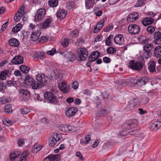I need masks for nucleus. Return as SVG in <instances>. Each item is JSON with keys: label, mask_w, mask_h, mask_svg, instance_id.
Returning <instances> with one entry per match:
<instances>
[{"label": "nucleus", "mask_w": 161, "mask_h": 161, "mask_svg": "<svg viewBox=\"0 0 161 161\" xmlns=\"http://www.w3.org/2000/svg\"><path fill=\"white\" fill-rule=\"evenodd\" d=\"M9 19L8 21L5 22L2 26L0 30V33H3L4 31H5L7 28V24Z\"/></svg>", "instance_id": "603ef678"}, {"label": "nucleus", "mask_w": 161, "mask_h": 161, "mask_svg": "<svg viewBox=\"0 0 161 161\" xmlns=\"http://www.w3.org/2000/svg\"><path fill=\"white\" fill-rule=\"evenodd\" d=\"M142 58H144L145 59H147L151 57L152 53L151 52L149 51H143L142 55Z\"/></svg>", "instance_id": "72a5a7b5"}, {"label": "nucleus", "mask_w": 161, "mask_h": 161, "mask_svg": "<svg viewBox=\"0 0 161 161\" xmlns=\"http://www.w3.org/2000/svg\"><path fill=\"white\" fill-rule=\"evenodd\" d=\"M11 62L14 64H21L23 62V58L20 55L15 56L12 59Z\"/></svg>", "instance_id": "f3484780"}, {"label": "nucleus", "mask_w": 161, "mask_h": 161, "mask_svg": "<svg viewBox=\"0 0 161 161\" xmlns=\"http://www.w3.org/2000/svg\"><path fill=\"white\" fill-rule=\"evenodd\" d=\"M46 13L45 9L42 8L37 10L34 16V19L36 22L41 21L44 17Z\"/></svg>", "instance_id": "39448f33"}, {"label": "nucleus", "mask_w": 161, "mask_h": 161, "mask_svg": "<svg viewBox=\"0 0 161 161\" xmlns=\"http://www.w3.org/2000/svg\"><path fill=\"white\" fill-rule=\"evenodd\" d=\"M42 148L41 146L38 144H35L32 149V151L33 153H36L39 151Z\"/></svg>", "instance_id": "ea45409f"}, {"label": "nucleus", "mask_w": 161, "mask_h": 161, "mask_svg": "<svg viewBox=\"0 0 161 161\" xmlns=\"http://www.w3.org/2000/svg\"><path fill=\"white\" fill-rule=\"evenodd\" d=\"M115 48L112 47H109L107 49L106 51L108 54H112L114 53L116 51Z\"/></svg>", "instance_id": "37998d69"}, {"label": "nucleus", "mask_w": 161, "mask_h": 161, "mask_svg": "<svg viewBox=\"0 0 161 161\" xmlns=\"http://www.w3.org/2000/svg\"><path fill=\"white\" fill-rule=\"evenodd\" d=\"M41 34V31L40 29L37 30L33 31L31 34V38L32 41H36L39 39V36Z\"/></svg>", "instance_id": "ddd939ff"}, {"label": "nucleus", "mask_w": 161, "mask_h": 161, "mask_svg": "<svg viewBox=\"0 0 161 161\" xmlns=\"http://www.w3.org/2000/svg\"><path fill=\"white\" fill-rule=\"evenodd\" d=\"M60 89L64 93H66L69 91L70 86L67 85L64 87H61V88Z\"/></svg>", "instance_id": "3c124183"}, {"label": "nucleus", "mask_w": 161, "mask_h": 161, "mask_svg": "<svg viewBox=\"0 0 161 161\" xmlns=\"http://www.w3.org/2000/svg\"><path fill=\"white\" fill-rule=\"evenodd\" d=\"M79 34V31L77 29L72 31L70 34V37L73 38L77 37Z\"/></svg>", "instance_id": "2f4dec72"}, {"label": "nucleus", "mask_w": 161, "mask_h": 161, "mask_svg": "<svg viewBox=\"0 0 161 161\" xmlns=\"http://www.w3.org/2000/svg\"><path fill=\"white\" fill-rule=\"evenodd\" d=\"M34 80V79L31 76L27 75L25 77L24 80V84L27 85H31Z\"/></svg>", "instance_id": "393cba45"}, {"label": "nucleus", "mask_w": 161, "mask_h": 161, "mask_svg": "<svg viewBox=\"0 0 161 161\" xmlns=\"http://www.w3.org/2000/svg\"><path fill=\"white\" fill-rule=\"evenodd\" d=\"M61 54H64V57L67 58L69 61H72L75 59V56L72 53L70 52L64 51L61 52Z\"/></svg>", "instance_id": "9d476101"}, {"label": "nucleus", "mask_w": 161, "mask_h": 161, "mask_svg": "<svg viewBox=\"0 0 161 161\" xmlns=\"http://www.w3.org/2000/svg\"><path fill=\"white\" fill-rule=\"evenodd\" d=\"M34 98L36 101H38L39 102L41 101H42V99L41 98L40 95L38 94H35L34 95Z\"/></svg>", "instance_id": "774afa93"}, {"label": "nucleus", "mask_w": 161, "mask_h": 161, "mask_svg": "<svg viewBox=\"0 0 161 161\" xmlns=\"http://www.w3.org/2000/svg\"><path fill=\"white\" fill-rule=\"evenodd\" d=\"M30 110L29 108H25L21 109V112L23 114H27L30 112Z\"/></svg>", "instance_id": "5fc2aeb1"}, {"label": "nucleus", "mask_w": 161, "mask_h": 161, "mask_svg": "<svg viewBox=\"0 0 161 161\" xmlns=\"http://www.w3.org/2000/svg\"><path fill=\"white\" fill-rule=\"evenodd\" d=\"M4 111L7 114H11L13 112L12 106L9 104H7L5 105Z\"/></svg>", "instance_id": "c756f323"}, {"label": "nucleus", "mask_w": 161, "mask_h": 161, "mask_svg": "<svg viewBox=\"0 0 161 161\" xmlns=\"http://www.w3.org/2000/svg\"><path fill=\"white\" fill-rule=\"evenodd\" d=\"M78 108L75 107H70L66 111L65 114L66 116L68 118L73 117L78 111Z\"/></svg>", "instance_id": "6e6552de"}, {"label": "nucleus", "mask_w": 161, "mask_h": 161, "mask_svg": "<svg viewBox=\"0 0 161 161\" xmlns=\"http://www.w3.org/2000/svg\"><path fill=\"white\" fill-rule=\"evenodd\" d=\"M153 42L155 44L161 45V36L154 39Z\"/></svg>", "instance_id": "6e6d98bb"}, {"label": "nucleus", "mask_w": 161, "mask_h": 161, "mask_svg": "<svg viewBox=\"0 0 161 161\" xmlns=\"http://www.w3.org/2000/svg\"><path fill=\"white\" fill-rule=\"evenodd\" d=\"M139 16L138 13L134 12L128 15L127 18V20L130 23L133 22L138 18Z\"/></svg>", "instance_id": "9b49d317"}, {"label": "nucleus", "mask_w": 161, "mask_h": 161, "mask_svg": "<svg viewBox=\"0 0 161 161\" xmlns=\"http://www.w3.org/2000/svg\"><path fill=\"white\" fill-rule=\"evenodd\" d=\"M67 13V10L63 9H60L58 10L56 15L58 19L61 20L65 18Z\"/></svg>", "instance_id": "dca6fc26"}, {"label": "nucleus", "mask_w": 161, "mask_h": 161, "mask_svg": "<svg viewBox=\"0 0 161 161\" xmlns=\"http://www.w3.org/2000/svg\"><path fill=\"white\" fill-rule=\"evenodd\" d=\"M45 99L48 103L53 104H57L58 101L57 97L53 93L51 92H46L44 94Z\"/></svg>", "instance_id": "7ed1b4c3"}, {"label": "nucleus", "mask_w": 161, "mask_h": 161, "mask_svg": "<svg viewBox=\"0 0 161 161\" xmlns=\"http://www.w3.org/2000/svg\"><path fill=\"white\" fill-rule=\"evenodd\" d=\"M134 101H136V102H137L139 101V99L137 98H135L130 101L126 107V109L128 111L132 110L135 108V107L136 105V103H135Z\"/></svg>", "instance_id": "f8f14e48"}, {"label": "nucleus", "mask_w": 161, "mask_h": 161, "mask_svg": "<svg viewBox=\"0 0 161 161\" xmlns=\"http://www.w3.org/2000/svg\"><path fill=\"white\" fill-rule=\"evenodd\" d=\"M142 23L145 26L151 25L154 22V19L151 17L144 18L141 21Z\"/></svg>", "instance_id": "a211bd4d"}, {"label": "nucleus", "mask_w": 161, "mask_h": 161, "mask_svg": "<svg viewBox=\"0 0 161 161\" xmlns=\"http://www.w3.org/2000/svg\"><path fill=\"white\" fill-rule=\"evenodd\" d=\"M158 125L159 124L158 123V122L155 121L149 125V128L152 130H156L159 129Z\"/></svg>", "instance_id": "e433bc0d"}, {"label": "nucleus", "mask_w": 161, "mask_h": 161, "mask_svg": "<svg viewBox=\"0 0 161 161\" xmlns=\"http://www.w3.org/2000/svg\"><path fill=\"white\" fill-rule=\"evenodd\" d=\"M61 43L63 47H67L69 44V41L68 39H65L61 42Z\"/></svg>", "instance_id": "680f3d73"}, {"label": "nucleus", "mask_w": 161, "mask_h": 161, "mask_svg": "<svg viewBox=\"0 0 161 161\" xmlns=\"http://www.w3.org/2000/svg\"><path fill=\"white\" fill-rule=\"evenodd\" d=\"M114 42L116 44L121 45L124 42L123 36L120 34L116 35L114 38Z\"/></svg>", "instance_id": "6ab92c4d"}, {"label": "nucleus", "mask_w": 161, "mask_h": 161, "mask_svg": "<svg viewBox=\"0 0 161 161\" xmlns=\"http://www.w3.org/2000/svg\"><path fill=\"white\" fill-rule=\"evenodd\" d=\"M49 6L51 7H55L58 3V0H49L48 2Z\"/></svg>", "instance_id": "a19ab883"}, {"label": "nucleus", "mask_w": 161, "mask_h": 161, "mask_svg": "<svg viewBox=\"0 0 161 161\" xmlns=\"http://www.w3.org/2000/svg\"><path fill=\"white\" fill-rule=\"evenodd\" d=\"M146 31L149 34H152L155 31V28L153 25H149L146 28Z\"/></svg>", "instance_id": "a18cd8bd"}, {"label": "nucleus", "mask_w": 161, "mask_h": 161, "mask_svg": "<svg viewBox=\"0 0 161 161\" xmlns=\"http://www.w3.org/2000/svg\"><path fill=\"white\" fill-rule=\"evenodd\" d=\"M153 55L157 58L161 57V46H159L154 48Z\"/></svg>", "instance_id": "aec40b11"}, {"label": "nucleus", "mask_w": 161, "mask_h": 161, "mask_svg": "<svg viewBox=\"0 0 161 161\" xmlns=\"http://www.w3.org/2000/svg\"><path fill=\"white\" fill-rule=\"evenodd\" d=\"M21 153L18 151L14 152L11 153L9 155V159L11 161H14L16 158L19 157Z\"/></svg>", "instance_id": "4be33fe9"}, {"label": "nucleus", "mask_w": 161, "mask_h": 161, "mask_svg": "<svg viewBox=\"0 0 161 161\" xmlns=\"http://www.w3.org/2000/svg\"><path fill=\"white\" fill-rule=\"evenodd\" d=\"M19 69L22 73L27 74L30 70V68L27 66L22 65L19 66Z\"/></svg>", "instance_id": "bb28decb"}, {"label": "nucleus", "mask_w": 161, "mask_h": 161, "mask_svg": "<svg viewBox=\"0 0 161 161\" xmlns=\"http://www.w3.org/2000/svg\"><path fill=\"white\" fill-rule=\"evenodd\" d=\"M59 77L58 75L56 74L54 71L52 72L49 76L48 79L50 80H54L57 79Z\"/></svg>", "instance_id": "7c9ffc66"}, {"label": "nucleus", "mask_w": 161, "mask_h": 161, "mask_svg": "<svg viewBox=\"0 0 161 161\" xmlns=\"http://www.w3.org/2000/svg\"><path fill=\"white\" fill-rule=\"evenodd\" d=\"M84 40L82 38L80 37L76 40L75 44L76 45L79 46L80 44L84 43Z\"/></svg>", "instance_id": "8fccbe9b"}, {"label": "nucleus", "mask_w": 161, "mask_h": 161, "mask_svg": "<svg viewBox=\"0 0 161 161\" xmlns=\"http://www.w3.org/2000/svg\"><path fill=\"white\" fill-rule=\"evenodd\" d=\"M140 30L139 26L136 24H131L128 27L129 33L132 35H135L139 33Z\"/></svg>", "instance_id": "0eeeda50"}, {"label": "nucleus", "mask_w": 161, "mask_h": 161, "mask_svg": "<svg viewBox=\"0 0 161 161\" xmlns=\"http://www.w3.org/2000/svg\"><path fill=\"white\" fill-rule=\"evenodd\" d=\"M40 84L39 82L35 81L34 80L32 82V83L31 84V86L32 89H39L42 87V85H40L39 86H38Z\"/></svg>", "instance_id": "4c0bfd02"}, {"label": "nucleus", "mask_w": 161, "mask_h": 161, "mask_svg": "<svg viewBox=\"0 0 161 161\" xmlns=\"http://www.w3.org/2000/svg\"><path fill=\"white\" fill-rule=\"evenodd\" d=\"M160 36H161V32L159 31H157L155 32L154 33L153 38V39H154Z\"/></svg>", "instance_id": "0e129e2a"}, {"label": "nucleus", "mask_w": 161, "mask_h": 161, "mask_svg": "<svg viewBox=\"0 0 161 161\" xmlns=\"http://www.w3.org/2000/svg\"><path fill=\"white\" fill-rule=\"evenodd\" d=\"M22 15L16 13L14 17V20L15 22L19 21L21 18Z\"/></svg>", "instance_id": "4d7b16f0"}, {"label": "nucleus", "mask_w": 161, "mask_h": 161, "mask_svg": "<svg viewBox=\"0 0 161 161\" xmlns=\"http://www.w3.org/2000/svg\"><path fill=\"white\" fill-rule=\"evenodd\" d=\"M67 6L69 9H71L72 8L75 7V4L74 2L72 1L70 2L67 4Z\"/></svg>", "instance_id": "bf43d9fd"}, {"label": "nucleus", "mask_w": 161, "mask_h": 161, "mask_svg": "<svg viewBox=\"0 0 161 161\" xmlns=\"http://www.w3.org/2000/svg\"><path fill=\"white\" fill-rule=\"evenodd\" d=\"M29 152L28 150H25L21 154L19 161H26V158L29 157Z\"/></svg>", "instance_id": "b1692460"}, {"label": "nucleus", "mask_w": 161, "mask_h": 161, "mask_svg": "<svg viewBox=\"0 0 161 161\" xmlns=\"http://www.w3.org/2000/svg\"><path fill=\"white\" fill-rule=\"evenodd\" d=\"M67 125L62 124L59 127V130L61 131L66 132H67L68 129Z\"/></svg>", "instance_id": "c03bdc74"}, {"label": "nucleus", "mask_w": 161, "mask_h": 161, "mask_svg": "<svg viewBox=\"0 0 161 161\" xmlns=\"http://www.w3.org/2000/svg\"><path fill=\"white\" fill-rule=\"evenodd\" d=\"M51 161H58L60 159V156L59 154L56 155H51L48 156Z\"/></svg>", "instance_id": "a878e982"}, {"label": "nucleus", "mask_w": 161, "mask_h": 161, "mask_svg": "<svg viewBox=\"0 0 161 161\" xmlns=\"http://www.w3.org/2000/svg\"><path fill=\"white\" fill-rule=\"evenodd\" d=\"M138 40L140 43L145 44L147 43L148 41V39L145 37L143 36H139L138 38Z\"/></svg>", "instance_id": "79ce46f5"}, {"label": "nucleus", "mask_w": 161, "mask_h": 161, "mask_svg": "<svg viewBox=\"0 0 161 161\" xmlns=\"http://www.w3.org/2000/svg\"><path fill=\"white\" fill-rule=\"evenodd\" d=\"M75 154L76 156L78 157L80 160L82 161H83L84 160V158L83 157L82 155L80 152H76Z\"/></svg>", "instance_id": "338daca9"}, {"label": "nucleus", "mask_w": 161, "mask_h": 161, "mask_svg": "<svg viewBox=\"0 0 161 161\" xmlns=\"http://www.w3.org/2000/svg\"><path fill=\"white\" fill-rule=\"evenodd\" d=\"M149 80L150 79L147 76H145L138 79L137 81V86L140 87L145 85L149 82Z\"/></svg>", "instance_id": "2eb2a0df"}, {"label": "nucleus", "mask_w": 161, "mask_h": 161, "mask_svg": "<svg viewBox=\"0 0 161 161\" xmlns=\"http://www.w3.org/2000/svg\"><path fill=\"white\" fill-rule=\"evenodd\" d=\"M1 98L2 102V104L8 103L9 101V98L4 96L1 97Z\"/></svg>", "instance_id": "e2e57ef3"}, {"label": "nucleus", "mask_w": 161, "mask_h": 161, "mask_svg": "<svg viewBox=\"0 0 161 161\" xmlns=\"http://www.w3.org/2000/svg\"><path fill=\"white\" fill-rule=\"evenodd\" d=\"M113 28L112 25L111 24H108L106 27L103 29L104 31L106 32L109 31Z\"/></svg>", "instance_id": "13d9d810"}, {"label": "nucleus", "mask_w": 161, "mask_h": 161, "mask_svg": "<svg viewBox=\"0 0 161 161\" xmlns=\"http://www.w3.org/2000/svg\"><path fill=\"white\" fill-rule=\"evenodd\" d=\"M36 79L37 81L40 84L38 86H39L40 85H42L43 86L44 85H46L45 83H46L48 80V77L43 73L38 74L36 76Z\"/></svg>", "instance_id": "20e7f679"}, {"label": "nucleus", "mask_w": 161, "mask_h": 161, "mask_svg": "<svg viewBox=\"0 0 161 161\" xmlns=\"http://www.w3.org/2000/svg\"><path fill=\"white\" fill-rule=\"evenodd\" d=\"M144 63V58L141 59L140 62H135L132 60L130 62L128 66L132 69L140 71L142 70Z\"/></svg>", "instance_id": "f03ea898"}, {"label": "nucleus", "mask_w": 161, "mask_h": 161, "mask_svg": "<svg viewBox=\"0 0 161 161\" xmlns=\"http://www.w3.org/2000/svg\"><path fill=\"white\" fill-rule=\"evenodd\" d=\"M51 20L49 18L46 19L42 24V26L44 28H46L50 26Z\"/></svg>", "instance_id": "c9c22d12"}, {"label": "nucleus", "mask_w": 161, "mask_h": 161, "mask_svg": "<svg viewBox=\"0 0 161 161\" xmlns=\"http://www.w3.org/2000/svg\"><path fill=\"white\" fill-rule=\"evenodd\" d=\"M113 35H110L105 40L106 45L108 46H112L111 44L112 40L113 38Z\"/></svg>", "instance_id": "f704fd0d"}, {"label": "nucleus", "mask_w": 161, "mask_h": 161, "mask_svg": "<svg viewBox=\"0 0 161 161\" xmlns=\"http://www.w3.org/2000/svg\"><path fill=\"white\" fill-rule=\"evenodd\" d=\"M6 85L8 87L14 86L16 85V82L14 81L7 80L6 81Z\"/></svg>", "instance_id": "09e8293b"}, {"label": "nucleus", "mask_w": 161, "mask_h": 161, "mask_svg": "<svg viewBox=\"0 0 161 161\" xmlns=\"http://www.w3.org/2000/svg\"><path fill=\"white\" fill-rule=\"evenodd\" d=\"M8 43L11 46L14 47H17L19 45V41L15 38H11L8 41Z\"/></svg>", "instance_id": "412c9836"}, {"label": "nucleus", "mask_w": 161, "mask_h": 161, "mask_svg": "<svg viewBox=\"0 0 161 161\" xmlns=\"http://www.w3.org/2000/svg\"><path fill=\"white\" fill-rule=\"evenodd\" d=\"M145 0H138L137 2L135 5V7L142 6L144 5L145 4Z\"/></svg>", "instance_id": "de8ad7c7"}, {"label": "nucleus", "mask_w": 161, "mask_h": 161, "mask_svg": "<svg viewBox=\"0 0 161 161\" xmlns=\"http://www.w3.org/2000/svg\"><path fill=\"white\" fill-rule=\"evenodd\" d=\"M79 56L77 58V59L79 61H83L87 58L88 53V51L85 48H80L79 51L78 52Z\"/></svg>", "instance_id": "423d86ee"}, {"label": "nucleus", "mask_w": 161, "mask_h": 161, "mask_svg": "<svg viewBox=\"0 0 161 161\" xmlns=\"http://www.w3.org/2000/svg\"><path fill=\"white\" fill-rule=\"evenodd\" d=\"M155 64L154 61H152L149 64L148 66V69L149 71L153 72L155 71Z\"/></svg>", "instance_id": "cd10ccee"}, {"label": "nucleus", "mask_w": 161, "mask_h": 161, "mask_svg": "<svg viewBox=\"0 0 161 161\" xmlns=\"http://www.w3.org/2000/svg\"><path fill=\"white\" fill-rule=\"evenodd\" d=\"M67 126L68 129L67 130V132H69V133H71L75 131V128L73 126L68 125Z\"/></svg>", "instance_id": "49530a36"}, {"label": "nucleus", "mask_w": 161, "mask_h": 161, "mask_svg": "<svg viewBox=\"0 0 161 161\" xmlns=\"http://www.w3.org/2000/svg\"><path fill=\"white\" fill-rule=\"evenodd\" d=\"M97 58L95 56L92 55V53L90 55L88 58V61L90 62L94 61Z\"/></svg>", "instance_id": "052dcab7"}, {"label": "nucleus", "mask_w": 161, "mask_h": 161, "mask_svg": "<svg viewBox=\"0 0 161 161\" xmlns=\"http://www.w3.org/2000/svg\"><path fill=\"white\" fill-rule=\"evenodd\" d=\"M153 47V45L151 44H146L144 45L143 47V51H149L151 52V50Z\"/></svg>", "instance_id": "473e14b6"}, {"label": "nucleus", "mask_w": 161, "mask_h": 161, "mask_svg": "<svg viewBox=\"0 0 161 161\" xmlns=\"http://www.w3.org/2000/svg\"><path fill=\"white\" fill-rule=\"evenodd\" d=\"M45 54L43 52L38 51L35 54L34 57L36 58L41 59L44 57Z\"/></svg>", "instance_id": "58836bf2"}, {"label": "nucleus", "mask_w": 161, "mask_h": 161, "mask_svg": "<svg viewBox=\"0 0 161 161\" xmlns=\"http://www.w3.org/2000/svg\"><path fill=\"white\" fill-rule=\"evenodd\" d=\"M138 121L136 119H131L124 123L122 126V130L120 133L121 136H126L129 135H134L136 134V130H131L134 128L138 123Z\"/></svg>", "instance_id": "f257e3e1"}, {"label": "nucleus", "mask_w": 161, "mask_h": 161, "mask_svg": "<svg viewBox=\"0 0 161 161\" xmlns=\"http://www.w3.org/2000/svg\"><path fill=\"white\" fill-rule=\"evenodd\" d=\"M19 93L26 100H29L31 98L30 93L26 89H21L19 92Z\"/></svg>", "instance_id": "4468645a"}, {"label": "nucleus", "mask_w": 161, "mask_h": 161, "mask_svg": "<svg viewBox=\"0 0 161 161\" xmlns=\"http://www.w3.org/2000/svg\"><path fill=\"white\" fill-rule=\"evenodd\" d=\"M6 88V86L4 85L3 83L0 81V91L3 92Z\"/></svg>", "instance_id": "69168bd1"}, {"label": "nucleus", "mask_w": 161, "mask_h": 161, "mask_svg": "<svg viewBox=\"0 0 161 161\" xmlns=\"http://www.w3.org/2000/svg\"><path fill=\"white\" fill-rule=\"evenodd\" d=\"M95 3L94 0H86L85 1V6L87 9H90L92 8Z\"/></svg>", "instance_id": "5701e85b"}, {"label": "nucleus", "mask_w": 161, "mask_h": 161, "mask_svg": "<svg viewBox=\"0 0 161 161\" xmlns=\"http://www.w3.org/2000/svg\"><path fill=\"white\" fill-rule=\"evenodd\" d=\"M107 19V17L106 16H105L102 20L97 22L96 26L94 27V32H97L102 28L104 25V22L106 21Z\"/></svg>", "instance_id": "1a4fd4ad"}, {"label": "nucleus", "mask_w": 161, "mask_h": 161, "mask_svg": "<svg viewBox=\"0 0 161 161\" xmlns=\"http://www.w3.org/2000/svg\"><path fill=\"white\" fill-rule=\"evenodd\" d=\"M57 141L54 138L52 137L49 140L48 142L49 145L51 146H53L56 143Z\"/></svg>", "instance_id": "864d4df0"}, {"label": "nucleus", "mask_w": 161, "mask_h": 161, "mask_svg": "<svg viewBox=\"0 0 161 161\" xmlns=\"http://www.w3.org/2000/svg\"><path fill=\"white\" fill-rule=\"evenodd\" d=\"M8 73V70H5L1 72L0 74V80H5Z\"/></svg>", "instance_id": "c85d7f7f"}]
</instances>
